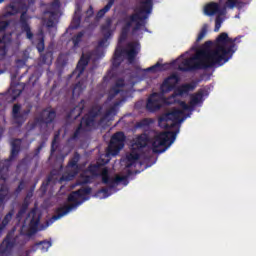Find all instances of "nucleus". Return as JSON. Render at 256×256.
Masks as SVG:
<instances>
[{
    "label": "nucleus",
    "instance_id": "f257e3e1",
    "mask_svg": "<svg viewBox=\"0 0 256 256\" xmlns=\"http://www.w3.org/2000/svg\"><path fill=\"white\" fill-rule=\"evenodd\" d=\"M193 87L189 84L175 88L174 93L168 98H163L161 94H152L147 102L149 111H157L162 105H176L168 113L162 115L159 119L160 127H172L169 132L156 134L150 141L154 153H165L169 149L179 133L178 127L193 111L194 107L203 103V94H189Z\"/></svg>",
    "mask_w": 256,
    "mask_h": 256
},
{
    "label": "nucleus",
    "instance_id": "f03ea898",
    "mask_svg": "<svg viewBox=\"0 0 256 256\" xmlns=\"http://www.w3.org/2000/svg\"><path fill=\"white\" fill-rule=\"evenodd\" d=\"M234 41L225 32L221 33L216 41L206 42L201 50H190L176 61L180 71H189V69H201L211 67V65H225L233 57Z\"/></svg>",
    "mask_w": 256,
    "mask_h": 256
},
{
    "label": "nucleus",
    "instance_id": "7ed1b4c3",
    "mask_svg": "<svg viewBox=\"0 0 256 256\" xmlns=\"http://www.w3.org/2000/svg\"><path fill=\"white\" fill-rule=\"evenodd\" d=\"M141 8H137L134 13L126 18L125 20L118 23V27L122 28V35L120 36L119 42L125 39V33L129 27H134V29H141L147 19V15L151 13V7L153 5V0H140Z\"/></svg>",
    "mask_w": 256,
    "mask_h": 256
},
{
    "label": "nucleus",
    "instance_id": "20e7f679",
    "mask_svg": "<svg viewBox=\"0 0 256 256\" xmlns=\"http://www.w3.org/2000/svg\"><path fill=\"white\" fill-rule=\"evenodd\" d=\"M148 143L149 140L145 134L136 138L132 143L131 153L122 161L123 165H126V167H133V165L137 163V159H139V149H141V147H145Z\"/></svg>",
    "mask_w": 256,
    "mask_h": 256
},
{
    "label": "nucleus",
    "instance_id": "39448f33",
    "mask_svg": "<svg viewBox=\"0 0 256 256\" xmlns=\"http://www.w3.org/2000/svg\"><path fill=\"white\" fill-rule=\"evenodd\" d=\"M123 141H125V135L122 132L116 133L111 139L107 155H117L123 149Z\"/></svg>",
    "mask_w": 256,
    "mask_h": 256
},
{
    "label": "nucleus",
    "instance_id": "423d86ee",
    "mask_svg": "<svg viewBox=\"0 0 256 256\" xmlns=\"http://www.w3.org/2000/svg\"><path fill=\"white\" fill-rule=\"evenodd\" d=\"M89 193H91L90 188H85V189H81L78 192H73L72 194H70L68 201L70 203H76V205H81V203H83V201H87V195H89Z\"/></svg>",
    "mask_w": 256,
    "mask_h": 256
},
{
    "label": "nucleus",
    "instance_id": "0eeeda50",
    "mask_svg": "<svg viewBox=\"0 0 256 256\" xmlns=\"http://www.w3.org/2000/svg\"><path fill=\"white\" fill-rule=\"evenodd\" d=\"M178 82L179 78L177 77V75L170 76L169 78L164 80L161 86L162 93H167L171 91V89H173V87H175V85H177Z\"/></svg>",
    "mask_w": 256,
    "mask_h": 256
},
{
    "label": "nucleus",
    "instance_id": "6e6552de",
    "mask_svg": "<svg viewBox=\"0 0 256 256\" xmlns=\"http://www.w3.org/2000/svg\"><path fill=\"white\" fill-rule=\"evenodd\" d=\"M215 13H220V15H223L224 13V11L219 8V4L211 2L204 6V15L211 17L212 15H215Z\"/></svg>",
    "mask_w": 256,
    "mask_h": 256
},
{
    "label": "nucleus",
    "instance_id": "1a4fd4ad",
    "mask_svg": "<svg viewBox=\"0 0 256 256\" xmlns=\"http://www.w3.org/2000/svg\"><path fill=\"white\" fill-rule=\"evenodd\" d=\"M140 49H141V46L139 45V43L129 44L128 50H127L129 59H131V57H135V55L139 53Z\"/></svg>",
    "mask_w": 256,
    "mask_h": 256
},
{
    "label": "nucleus",
    "instance_id": "9d476101",
    "mask_svg": "<svg viewBox=\"0 0 256 256\" xmlns=\"http://www.w3.org/2000/svg\"><path fill=\"white\" fill-rule=\"evenodd\" d=\"M36 251H41L42 253H45L49 251V247H51V242L49 241H44L36 244L35 246Z\"/></svg>",
    "mask_w": 256,
    "mask_h": 256
},
{
    "label": "nucleus",
    "instance_id": "9b49d317",
    "mask_svg": "<svg viewBox=\"0 0 256 256\" xmlns=\"http://www.w3.org/2000/svg\"><path fill=\"white\" fill-rule=\"evenodd\" d=\"M28 221H30V227L31 229H35L37 227V216L35 215V211H32L30 214H29V218H28Z\"/></svg>",
    "mask_w": 256,
    "mask_h": 256
},
{
    "label": "nucleus",
    "instance_id": "f8f14e48",
    "mask_svg": "<svg viewBox=\"0 0 256 256\" xmlns=\"http://www.w3.org/2000/svg\"><path fill=\"white\" fill-rule=\"evenodd\" d=\"M66 210L63 211V209L58 210V216H54L53 220L57 221V219H61V217H65V215H67V213H69V211H71V209H73L72 207H66Z\"/></svg>",
    "mask_w": 256,
    "mask_h": 256
},
{
    "label": "nucleus",
    "instance_id": "ddd939ff",
    "mask_svg": "<svg viewBox=\"0 0 256 256\" xmlns=\"http://www.w3.org/2000/svg\"><path fill=\"white\" fill-rule=\"evenodd\" d=\"M208 29H209V25L204 24L199 35H198V41H201V39H203V37H205L207 35Z\"/></svg>",
    "mask_w": 256,
    "mask_h": 256
},
{
    "label": "nucleus",
    "instance_id": "4468645a",
    "mask_svg": "<svg viewBox=\"0 0 256 256\" xmlns=\"http://www.w3.org/2000/svg\"><path fill=\"white\" fill-rule=\"evenodd\" d=\"M147 71H150L151 73H159V71H163V65L157 63L156 65L148 68Z\"/></svg>",
    "mask_w": 256,
    "mask_h": 256
},
{
    "label": "nucleus",
    "instance_id": "2eb2a0df",
    "mask_svg": "<svg viewBox=\"0 0 256 256\" xmlns=\"http://www.w3.org/2000/svg\"><path fill=\"white\" fill-rule=\"evenodd\" d=\"M113 5V2L108 3L104 9L100 10L98 13V16L103 17V15H105V13H107V11H109L111 9V6Z\"/></svg>",
    "mask_w": 256,
    "mask_h": 256
},
{
    "label": "nucleus",
    "instance_id": "dca6fc26",
    "mask_svg": "<svg viewBox=\"0 0 256 256\" xmlns=\"http://www.w3.org/2000/svg\"><path fill=\"white\" fill-rule=\"evenodd\" d=\"M85 65H87V60L85 59V57H82L77 66L78 71H83Z\"/></svg>",
    "mask_w": 256,
    "mask_h": 256
},
{
    "label": "nucleus",
    "instance_id": "f3484780",
    "mask_svg": "<svg viewBox=\"0 0 256 256\" xmlns=\"http://www.w3.org/2000/svg\"><path fill=\"white\" fill-rule=\"evenodd\" d=\"M109 192L107 190H102L100 192L97 193V197L98 199H107V197H109Z\"/></svg>",
    "mask_w": 256,
    "mask_h": 256
},
{
    "label": "nucleus",
    "instance_id": "a211bd4d",
    "mask_svg": "<svg viewBox=\"0 0 256 256\" xmlns=\"http://www.w3.org/2000/svg\"><path fill=\"white\" fill-rule=\"evenodd\" d=\"M102 181L103 183H108L109 179H107V175H109V170L107 168L102 169Z\"/></svg>",
    "mask_w": 256,
    "mask_h": 256
},
{
    "label": "nucleus",
    "instance_id": "6ab92c4d",
    "mask_svg": "<svg viewBox=\"0 0 256 256\" xmlns=\"http://www.w3.org/2000/svg\"><path fill=\"white\" fill-rule=\"evenodd\" d=\"M221 23H223V20H221V18H217L215 28H214V31L216 33H217V31H219L221 29Z\"/></svg>",
    "mask_w": 256,
    "mask_h": 256
},
{
    "label": "nucleus",
    "instance_id": "aec40b11",
    "mask_svg": "<svg viewBox=\"0 0 256 256\" xmlns=\"http://www.w3.org/2000/svg\"><path fill=\"white\" fill-rule=\"evenodd\" d=\"M236 3H237V0H228L226 2V6L229 7L230 9H233V7H235Z\"/></svg>",
    "mask_w": 256,
    "mask_h": 256
},
{
    "label": "nucleus",
    "instance_id": "412c9836",
    "mask_svg": "<svg viewBox=\"0 0 256 256\" xmlns=\"http://www.w3.org/2000/svg\"><path fill=\"white\" fill-rule=\"evenodd\" d=\"M127 179V176H123V177H120V176H116V178H115V183H117V184H121V183H123V181H125Z\"/></svg>",
    "mask_w": 256,
    "mask_h": 256
},
{
    "label": "nucleus",
    "instance_id": "4be33fe9",
    "mask_svg": "<svg viewBox=\"0 0 256 256\" xmlns=\"http://www.w3.org/2000/svg\"><path fill=\"white\" fill-rule=\"evenodd\" d=\"M20 109H21V106L14 105V107H13V115H14V117H17V113H19Z\"/></svg>",
    "mask_w": 256,
    "mask_h": 256
},
{
    "label": "nucleus",
    "instance_id": "5701e85b",
    "mask_svg": "<svg viewBox=\"0 0 256 256\" xmlns=\"http://www.w3.org/2000/svg\"><path fill=\"white\" fill-rule=\"evenodd\" d=\"M37 49H38L39 53H41V51H43V49H45V44H43V42H40L37 45Z\"/></svg>",
    "mask_w": 256,
    "mask_h": 256
},
{
    "label": "nucleus",
    "instance_id": "b1692460",
    "mask_svg": "<svg viewBox=\"0 0 256 256\" xmlns=\"http://www.w3.org/2000/svg\"><path fill=\"white\" fill-rule=\"evenodd\" d=\"M24 31L26 32L27 38L31 39L32 35L31 32L29 31V27L25 26Z\"/></svg>",
    "mask_w": 256,
    "mask_h": 256
},
{
    "label": "nucleus",
    "instance_id": "393cba45",
    "mask_svg": "<svg viewBox=\"0 0 256 256\" xmlns=\"http://www.w3.org/2000/svg\"><path fill=\"white\" fill-rule=\"evenodd\" d=\"M107 45H109V43L107 42V40H104L100 42L99 47H107Z\"/></svg>",
    "mask_w": 256,
    "mask_h": 256
},
{
    "label": "nucleus",
    "instance_id": "a878e982",
    "mask_svg": "<svg viewBox=\"0 0 256 256\" xmlns=\"http://www.w3.org/2000/svg\"><path fill=\"white\" fill-rule=\"evenodd\" d=\"M4 27H7V23L6 22H1L0 23V29H4Z\"/></svg>",
    "mask_w": 256,
    "mask_h": 256
},
{
    "label": "nucleus",
    "instance_id": "bb28decb",
    "mask_svg": "<svg viewBox=\"0 0 256 256\" xmlns=\"http://www.w3.org/2000/svg\"><path fill=\"white\" fill-rule=\"evenodd\" d=\"M7 245H8V242H7V240H5V241L2 243V247H7Z\"/></svg>",
    "mask_w": 256,
    "mask_h": 256
},
{
    "label": "nucleus",
    "instance_id": "cd10ccee",
    "mask_svg": "<svg viewBox=\"0 0 256 256\" xmlns=\"http://www.w3.org/2000/svg\"><path fill=\"white\" fill-rule=\"evenodd\" d=\"M3 43H5V38H3L2 40H0V47H1V45H3Z\"/></svg>",
    "mask_w": 256,
    "mask_h": 256
},
{
    "label": "nucleus",
    "instance_id": "c85d7f7f",
    "mask_svg": "<svg viewBox=\"0 0 256 256\" xmlns=\"http://www.w3.org/2000/svg\"><path fill=\"white\" fill-rule=\"evenodd\" d=\"M21 21H25V14H22Z\"/></svg>",
    "mask_w": 256,
    "mask_h": 256
},
{
    "label": "nucleus",
    "instance_id": "c756f323",
    "mask_svg": "<svg viewBox=\"0 0 256 256\" xmlns=\"http://www.w3.org/2000/svg\"><path fill=\"white\" fill-rule=\"evenodd\" d=\"M82 183H89V178H87L84 181H82Z\"/></svg>",
    "mask_w": 256,
    "mask_h": 256
},
{
    "label": "nucleus",
    "instance_id": "7c9ffc66",
    "mask_svg": "<svg viewBox=\"0 0 256 256\" xmlns=\"http://www.w3.org/2000/svg\"><path fill=\"white\" fill-rule=\"evenodd\" d=\"M88 13H89V15H93V10L90 9V10L88 11Z\"/></svg>",
    "mask_w": 256,
    "mask_h": 256
},
{
    "label": "nucleus",
    "instance_id": "2f4dec72",
    "mask_svg": "<svg viewBox=\"0 0 256 256\" xmlns=\"http://www.w3.org/2000/svg\"><path fill=\"white\" fill-rule=\"evenodd\" d=\"M4 0H0V3H3Z\"/></svg>",
    "mask_w": 256,
    "mask_h": 256
},
{
    "label": "nucleus",
    "instance_id": "473e14b6",
    "mask_svg": "<svg viewBox=\"0 0 256 256\" xmlns=\"http://www.w3.org/2000/svg\"><path fill=\"white\" fill-rule=\"evenodd\" d=\"M115 55H117V52H116V54Z\"/></svg>",
    "mask_w": 256,
    "mask_h": 256
}]
</instances>
